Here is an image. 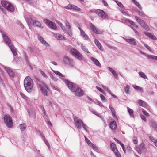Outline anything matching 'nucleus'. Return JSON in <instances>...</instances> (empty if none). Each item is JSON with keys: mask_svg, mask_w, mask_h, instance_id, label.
<instances>
[{"mask_svg": "<svg viewBox=\"0 0 157 157\" xmlns=\"http://www.w3.org/2000/svg\"><path fill=\"white\" fill-rule=\"evenodd\" d=\"M37 34L38 37L40 42L46 46L49 47V44L44 39L38 34Z\"/></svg>", "mask_w": 157, "mask_h": 157, "instance_id": "nucleus-17", "label": "nucleus"}, {"mask_svg": "<svg viewBox=\"0 0 157 157\" xmlns=\"http://www.w3.org/2000/svg\"><path fill=\"white\" fill-rule=\"evenodd\" d=\"M150 140L153 142L156 146H157V139L152 136H149Z\"/></svg>", "mask_w": 157, "mask_h": 157, "instance_id": "nucleus-29", "label": "nucleus"}, {"mask_svg": "<svg viewBox=\"0 0 157 157\" xmlns=\"http://www.w3.org/2000/svg\"><path fill=\"white\" fill-rule=\"evenodd\" d=\"M129 86L128 85H127L126 87L125 88V90H124L125 92V93L126 94H129Z\"/></svg>", "mask_w": 157, "mask_h": 157, "instance_id": "nucleus-43", "label": "nucleus"}, {"mask_svg": "<svg viewBox=\"0 0 157 157\" xmlns=\"http://www.w3.org/2000/svg\"><path fill=\"white\" fill-rule=\"evenodd\" d=\"M5 68L8 74L10 76H13V71L8 67H5Z\"/></svg>", "mask_w": 157, "mask_h": 157, "instance_id": "nucleus-25", "label": "nucleus"}, {"mask_svg": "<svg viewBox=\"0 0 157 157\" xmlns=\"http://www.w3.org/2000/svg\"><path fill=\"white\" fill-rule=\"evenodd\" d=\"M144 46L145 47L147 48L150 51H151V48L147 44H145Z\"/></svg>", "mask_w": 157, "mask_h": 157, "instance_id": "nucleus-59", "label": "nucleus"}, {"mask_svg": "<svg viewBox=\"0 0 157 157\" xmlns=\"http://www.w3.org/2000/svg\"><path fill=\"white\" fill-rule=\"evenodd\" d=\"M109 108L112 112L113 116L115 118H117V116L116 115V112L114 109L113 108L111 107L110 105H109Z\"/></svg>", "mask_w": 157, "mask_h": 157, "instance_id": "nucleus-24", "label": "nucleus"}, {"mask_svg": "<svg viewBox=\"0 0 157 157\" xmlns=\"http://www.w3.org/2000/svg\"><path fill=\"white\" fill-rule=\"evenodd\" d=\"M56 22L62 28V29H63L64 32H66V30L65 27L63 26V25L58 21H56Z\"/></svg>", "mask_w": 157, "mask_h": 157, "instance_id": "nucleus-36", "label": "nucleus"}, {"mask_svg": "<svg viewBox=\"0 0 157 157\" xmlns=\"http://www.w3.org/2000/svg\"><path fill=\"white\" fill-rule=\"evenodd\" d=\"M1 33L2 35L5 43L8 45L13 55L14 56H16L17 54L16 48L13 46L11 42V40L8 36L3 31H1Z\"/></svg>", "mask_w": 157, "mask_h": 157, "instance_id": "nucleus-1", "label": "nucleus"}, {"mask_svg": "<svg viewBox=\"0 0 157 157\" xmlns=\"http://www.w3.org/2000/svg\"><path fill=\"white\" fill-rule=\"evenodd\" d=\"M110 146L112 150L113 151V152L118 150L117 148L116 145L114 143H112L111 144Z\"/></svg>", "mask_w": 157, "mask_h": 157, "instance_id": "nucleus-26", "label": "nucleus"}, {"mask_svg": "<svg viewBox=\"0 0 157 157\" xmlns=\"http://www.w3.org/2000/svg\"><path fill=\"white\" fill-rule=\"evenodd\" d=\"M63 61L64 63L66 65L70 66H73L74 65L73 60L67 56L64 57Z\"/></svg>", "mask_w": 157, "mask_h": 157, "instance_id": "nucleus-11", "label": "nucleus"}, {"mask_svg": "<svg viewBox=\"0 0 157 157\" xmlns=\"http://www.w3.org/2000/svg\"><path fill=\"white\" fill-rule=\"evenodd\" d=\"M4 118V122L7 127L9 128H12L13 126V122L11 117L9 115H5Z\"/></svg>", "mask_w": 157, "mask_h": 157, "instance_id": "nucleus-4", "label": "nucleus"}, {"mask_svg": "<svg viewBox=\"0 0 157 157\" xmlns=\"http://www.w3.org/2000/svg\"><path fill=\"white\" fill-rule=\"evenodd\" d=\"M44 21L45 24L48 25L52 29L54 30H56L57 29V27L56 25L52 21L47 19H44Z\"/></svg>", "mask_w": 157, "mask_h": 157, "instance_id": "nucleus-10", "label": "nucleus"}, {"mask_svg": "<svg viewBox=\"0 0 157 157\" xmlns=\"http://www.w3.org/2000/svg\"><path fill=\"white\" fill-rule=\"evenodd\" d=\"M44 142H45L46 145L48 146L49 149H50V145H49V143H48V142L47 140L46 139H44Z\"/></svg>", "mask_w": 157, "mask_h": 157, "instance_id": "nucleus-60", "label": "nucleus"}, {"mask_svg": "<svg viewBox=\"0 0 157 157\" xmlns=\"http://www.w3.org/2000/svg\"><path fill=\"white\" fill-rule=\"evenodd\" d=\"M96 103L98 105L100 106H103V105H102V104L99 101H98L97 100H96Z\"/></svg>", "mask_w": 157, "mask_h": 157, "instance_id": "nucleus-58", "label": "nucleus"}, {"mask_svg": "<svg viewBox=\"0 0 157 157\" xmlns=\"http://www.w3.org/2000/svg\"><path fill=\"white\" fill-rule=\"evenodd\" d=\"M102 87L106 91H107L109 92V90H110L106 86H105L103 85H102Z\"/></svg>", "mask_w": 157, "mask_h": 157, "instance_id": "nucleus-63", "label": "nucleus"}, {"mask_svg": "<svg viewBox=\"0 0 157 157\" xmlns=\"http://www.w3.org/2000/svg\"><path fill=\"white\" fill-rule=\"evenodd\" d=\"M73 120L75 122V126L77 128L80 129L81 128L82 124L83 122L82 121L76 116L73 117Z\"/></svg>", "mask_w": 157, "mask_h": 157, "instance_id": "nucleus-7", "label": "nucleus"}, {"mask_svg": "<svg viewBox=\"0 0 157 157\" xmlns=\"http://www.w3.org/2000/svg\"><path fill=\"white\" fill-rule=\"evenodd\" d=\"M41 107H42V111L43 112V113L44 114V116H46V118L47 119V120H48V119H49V118H48V115L46 114V112H45V110L44 109V108L43 107V106H41Z\"/></svg>", "mask_w": 157, "mask_h": 157, "instance_id": "nucleus-44", "label": "nucleus"}, {"mask_svg": "<svg viewBox=\"0 0 157 157\" xmlns=\"http://www.w3.org/2000/svg\"><path fill=\"white\" fill-rule=\"evenodd\" d=\"M33 84V79L29 76L26 77L24 80V86L25 89L28 92H30L32 91Z\"/></svg>", "mask_w": 157, "mask_h": 157, "instance_id": "nucleus-2", "label": "nucleus"}, {"mask_svg": "<svg viewBox=\"0 0 157 157\" xmlns=\"http://www.w3.org/2000/svg\"><path fill=\"white\" fill-rule=\"evenodd\" d=\"M114 152L117 157H121V155L119 152L118 151V150H117V151Z\"/></svg>", "mask_w": 157, "mask_h": 157, "instance_id": "nucleus-50", "label": "nucleus"}, {"mask_svg": "<svg viewBox=\"0 0 157 157\" xmlns=\"http://www.w3.org/2000/svg\"><path fill=\"white\" fill-rule=\"evenodd\" d=\"M135 18L136 21L139 23L142 27L147 30H148L149 29V28L147 24L143 20L139 18L137 16H135Z\"/></svg>", "mask_w": 157, "mask_h": 157, "instance_id": "nucleus-8", "label": "nucleus"}, {"mask_svg": "<svg viewBox=\"0 0 157 157\" xmlns=\"http://www.w3.org/2000/svg\"><path fill=\"white\" fill-rule=\"evenodd\" d=\"M98 48L101 51H103L104 50L101 44H99L97 45Z\"/></svg>", "mask_w": 157, "mask_h": 157, "instance_id": "nucleus-54", "label": "nucleus"}, {"mask_svg": "<svg viewBox=\"0 0 157 157\" xmlns=\"http://www.w3.org/2000/svg\"><path fill=\"white\" fill-rule=\"evenodd\" d=\"M100 97L102 101H106L105 98L103 95L100 94Z\"/></svg>", "mask_w": 157, "mask_h": 157, "instance_id": "nucleus-47", "label": "nucleus"}, {"mask_svg": "<svg viewBox=\"0 0 157 157\" xmlns=\"http://www.w3.org/2000/svg\"><path fill=\"white\" fill-rule=\"evenodd\" d=\"M127 110L130 116L132 117H134V115L133 113V110L129 107H127Z\"/></svg>", "mask_w": 157, "mask_h": 157, "instance_id": "nucleus-33", "label": "nucleus"}, {"mask_svg": "<svg viewBox=\"0 0 157 157\" xmlns=\"http://www.w3.org/2000/svg\"><path fill=\"white\" fill-rule=\"evenodd\" d=\"M23 55L25 60L26 61V64L28 65V66H29L31 69H32V67L30 64V63L29 61L28 58V56L25 52H23Z\"/></svg>", "mask_w": 157, "mask_h": 157, "instance_id": "nucleus-23", "label": "nucleus"}, {"mask_svg": "<svg viewBox=\"0 0 157 157\" xmlns=\"http://www.w3.org/2000/svg\"><path fill=\"white\" fill-rule=\"evenodd\" d=\"M151 126L155 130L157 129V124L156 122H152L151 124Z\"/></svg>", "mask_w": 157, "mask_h": 157, "instance_id": "nucleus-40", "label": "nucleus"}, {"mask_svg": "<svg viewBox=\"0 0 157 157\" xmlns=\"http://www.w3.org/2000/svg\"><path fill=\"white\" fill-rule=\"evenodd\" d=\"M132 86L136 90H139L140 91H143L142 89L137 86L136 85H133Z\"/></svg>", "mask_w": 157, "mask_h": 157, "instance_id": "nucleus-39", "label": "nucleus"}, {"mask_svg": "<svg viewBox=\"0 0 157 157\" xmlns=\"http://www.w3.org/2000/svg\"><path fill=\"white\" fill-rule=\"evenodd\" d=\"M63 80L72 92L75 91V90L77 87L76 84L70 82L67 79H63Z\"/></svg>", "mask_w": 157, "mask_h": 157, "instance_id": "nucleus-6", "label": "nucleus"}, {"mask_svg": "<svg viewBox=\"0 0 157 157\" xmlns=\"http://www.w3.org/2000/svg\"><path fill=\"white\" fill-rule=\"evenodd\" d=\"M65 33H67L68 35L70 37L72 36V33L71 29H68L67 30H66V32Z\"/></svg>", "mask_w": 157, "mask_h": 157, "instance_id": "nucleus-37", "label": "nucleus"}, {"mask_svg": "<svg viewBox=\"0 0 157 157\" xmlns=\"http://www.w3.org/2000/svg\"><path fill=\"white\" fill-rule=\"evenodd\" d=\"M128 22L129 23H130L131 25H132V26H131V27L133 29H134V28H138V26L136 25L133 21H128Z\"/></svg>", "mask_w": 157, "mask_h": 157, "instance_id": "nucleus-28", "label": "nucleus"}, {"mask_svg": "<svg viewBox=\"0 0 157 157\" xmlns=\"http://www.w3.org/2000/svg\"><path fill=\"white\" fill-rule=\"evenodd\" d=\"M89 25L91 29L94 33L97 34H99L101 33V32L100 30L96 28L92 23H90L89 24Z\"/></svg>", "mask_w": 157, "mask_h": 157, "instance_id": "nucleus-15", "label": "nucleus"}, {"mask_svg": "<svg viewBox=\"0 0 157 157\" xmlns=\"http://www.w3.org/2000/svg\"><path fill=\"white\" fill-rule=\"evenodd\" d=\"M42 83L45 87L47 89V90H50V88L48 86V85L44 82H42Z\"/></svg>", "mask_w": 157, "mask_h": 157, "instance_id": "nucleus-56", "label": "nucleus"}, {"mask_svg": "<svg viewBox=\"0 0 157 157\" xmlns=\"http://www.w3.org/2000/svg\"><path fill=\"white\" fill-rule=\"evenodd\" d=\"M148 59H153L156 60L157 56L152 55H149L146 54L145 56Z\"/></svg>", "mask_w": 157, "mask_h": 157, "instance_id": "nucleus-30", "label": "nucleus"}, {"mask_svg": "<svg viewBox=\"0 0 157 157\" xmlns=\"http://www.w3.org/2000/svg\"><path fill=\"white\" fill-rule=\"evenodd\" d=\"M52 71L55 74L57 75L58 76H60L63 77H65V76L64 75H63V74H62V73H60L58 71H54V70H52Z\"/></svg>", "mask_w": 157, "mask_h": 157, "instance_id": "nucleus-32", "label": "nucleus"}, {"mask_svg": "<svg viewBox=\"0 0 157 157\" xmlns=\"http://www.w3.org/2000/svg\"><path fill=\"white\" fill-rule=\"evenodd\" d=\"M85 140L87 143L89 144V146L91 145L92 144L90 141V140L85 136Z\"/></svg>", "mask_w": 157, "mask_h": 157, "instance_id": "nucleus-51", "label": "nucleus"}, {"mask_svg": "<svg viewBox=\"0 0 157 157\" xmlns=\"http://www.w3.org/2000/svg\"><path fill=\"white\" fill-rule=\"evenodd\" d=\"M20 94L21 96L24 99H26L27 98V97L22 92H20Z\"/></svg>", "mask_w": 157, "mask_h": 157, "instance_id": "nucleus-61", "label": "nucleus"}, {"mask_svg": "<svg viewBox=\"0 0 157 157\" xmlns=\"http://www.w3.org/2000/svg\"><path fill=\"white\" fill-rule=\"evenodd\" d=\"M37 83L39 85V87L43 94L44 96H48V93L47 90L39 83L38 82H37Z\"/></svg>", "mask_w": 157, "mask_h": 157, "instance_id": "nucleus-13", "label": "nucleus"}, {"mask_svg": "<svg viewBox=\"0 0 157 157\" xmlns=\"http://www.w3.org/2000/svg\"><path fill=\"white\" fill-rule=\"evenodd\" d=\"M106 45L110 49H112L114 50H116L117 49L116 48L108 44H106Z\"/></svg>", "mask_w": 157, "mask_h": 157, "instance_id": "nucleus-55", "label": "nucleus"}, {"mask_svg": "<svg viewBox=\"0 0 157 157\" xmlns=\"http://www.w3.org/2000/svg\"><path fill=\"white\" fill-rule=\"evenodd\" d=\"M82 126L86 131L87 132L88 127L85 124H84L83 122V124H82Z\"/></svg>", "mask_w": 157, "mask_h": 157, "instance_id": "nucleus-49", "label": "nucleus"}, {"mask_svg": "<svg viewBox=\"0 0 157 157\" xmlns=\"http://www.w3.org/2000/svg\"><path fill=\"white\" fill-rule=\"evenodd\" d=\"M140 116L141 119L143 120H144V121H146V117L144 115L142 114H140Z\"/></svg>", "mask_w": 157, "mask_h": 157, "instance_id": "nucleus-62", "label": "nucleus"}, {"mask_svg": "<svg viewBox=\"0 0 157 157\" xmlns=\"http://www.w3.org/2000/svg\"><path fill=\"white\" fill-rule=\"evenodd\" d=\"M90 147H92V148L95 151L97 152H98L99 151L97 147L96 146L92 143L91 144V145L90 146Z\"/></svg>", "mask_w": 157, "mask_h": 157, "instance_id": "nucleus-35", "label": "nucleus"}, {"mask_svg": "<svg viewBox=\"0 0 157 157\" xmlns=\"http://www.w3.org/2000/svg\"><path fill=\"white\" fill-rule=\"evenodd\" d=\"M138 14L140 16L144 17H147V16L145 14L139 11Z\"/></svg>", "mask_w": 157, "mask_h": 157, "instance_id": "nucleus-45", "label": "nucleus"}, {"mask_svg": "<svg viewBox=\"0 0 157 157\" xmlns=\"http://www.w3.org/2000/svg\"><path fill=\"white\" fill-rule=\"evenodd\" d=\"M142 110L143 113L144 115H145L146 116H149V114L144 109H142Z\"/></svg>", "mask_w": 157, "mask_h": 157, "instance_id": "nucleus-57", "label": "nucleus"}, {"mask_svg": "<svg viewBox=\"0 0 157 157\" xmlns=\"http://www.w3.org/2000/svg\"><path fill=\"white\" fill-rule=\"evenodd\" d=\"M139 74L140 77L144 79H146L147 78L146 76V75L144 72L140 71L139 72Z\"/></svg>", "mask_w": 157, "mask_h": 157, "instance_id": "nucleus-31", "label": "nucleus"}, {"mask_svg": "<svg viewBox=\"0 0 157 157\" xmlns=\"http://www.w3.org/2000/svg\"><path fill=\"white\" fill-rule=\"evenodd\" d=\"M135 149L140 154L141 153V148L137 147H135Z\"/></svg>", "mask_w": 157, "mask_h": 157, "instance_id": "nucleus-52", "label": "nucleus"}, {"mask_svg": "<svg viewBox=\"0 0 157 157\" xmlns=\"http://www.w3.org/2000/svg\"><path fill=\"white\" fill-rule=\"evenodd\" d=\"M115 2H116L117 5H118V6L119 7H122V8L124 7V6L121 2H119L117 1H116Z\"/></svg>", "mask_w": 157, "mask_h": 157, "instance_id": "nucleus-46", "label": "nucleus"}, {"mask_svg": "<svg viewBox=\"0 0 157 157\" xmlns=\"http://www.w3.org/2000/svg\"><path fill=\"white\" fill-rule=\"evenodd\" d=\"M50 77L54 81H56L58 80V78L52 74L50 75Z\"/></svg>", "mask_w": 157, "mask_h": 157, "instance_id": "nucleus-48", "label": "nucleus"}, {"mask_svg": "<svg viewBox=\"0 0 157 157\" xmlns=\"http://www.w3.org/2000/svg\"><path fill=\"white\" fill-rule=\"evenodd\" d=\"M91 59L96 66L99 67H101V64L100 62L96 59L94 57H91Z\"/></svg>", "mask_w": 157, "mask_h": 157, "instance_id": "nucleus-22", "label": "nucleus"}, {"mask_svg": "<svg viewBox=\"0 0 157 157\" xmlns=\"http://www.w3.org/2000/svg\"><path fill=\"white\" fill-rule=\"evenodd\" d=\"M124 39L127 42L129 43L134 46H136L137 45V43L136 42V40L133 38L127 39L124 38Z\"/></svg>", "mask_w": 157, "mask_h": 157, "instance_id": "nucleus-18", "label": "nucleus"}, {"mask_svg": "<svg viewBox=\"0 0 157 157\" xmlns=\"http://www.w3.org/2000/svg\"><path fill=\"white\" fill-rule=\"evenodd\" d=\"M19 127L21 131H24L26 128V126L25 123H23L19 125Z\"/></svg>", "mask_w": 157, "mask_h": 157, "instance_id": "nucleus-27", "label": "nucleus"}, {"mask_svg": "<svg viewBox=\"0 0 157 157\" xmlns=\"http://www.w3.org/2000/svg\"><path fill=\"white\" fill-rule=\"evenodd\" d=\"M109 125L111 129L113 130H116L117 128L116 123L113 120L111 121L109 124Z\"/></svg>", "mask_w": 157, "mask_h": 157, "instance_id": "nucleus-19", "label": "nucleus"}, {"mask_svg": "<svg viewBox=\"0 0 157 157\" xmlns=\"http://www.w3.org/2000/svg\"><path fill=\"white\" fill-rule=\"evenodd\" d=\"M73 92H75V95L78 97L82 96L84 94V91L80 88L78 87H77L75 90V91Z\"/></svg>", "mask_w": 157, "mask_h": 157, "instance_id": "nucleus-12", "label": "nucleus"}, {"mask_svg": "<svg viewBox=\"0 0 157 157\" xmlns=\"http://www.w3.org/2000/svg\"><path fill=\"white\" fill-rule=\"evenodd\" d=\"M1 3L3 6L6 8L8 11L11 12L14 11V7L11 4L5 1H1Z\"/></svg>", "mask_w": 157, "mask_h": 157, "instance_id": "nucleus-5", "label": "nucleus"}, {"mask_svg": "<svg viewBox=\"0 0 157 157\" xmlns=\"http://www.w3.org/2000/svg\"><path fill=\"white\" fill-rule=\"evenodd\" d=\"M137 101L138 103L140 106L145 108L147 107L148 106V104L144 101L140 99L138 100Z\"/></svg>", "mask_w": 157, "mask_h": 157, "instance_id": "nucleus-20", "label": "nucleus"}, {"mask_svg": "<svg viewBox=\"0 0 157 157\" xmlns=\"http://www.w3.org/2000/svg\"><path fill=\"white\" fill-rule=\"evenodd\" d=\"M66 26L67 30L71 29V26L69 23L67 21H65Z\"/></svg>", "mask_w": 157, "mask_h": 157, "instance_id": "nucleus-38", "label": "nucleus"}, {"mask_svg": "<svg viewBox=\"0 0 157 157\" xmlns=\"http://www.w3.org/2000/svg\"><path fill=\"white\" fill-rule=\"evenodd\" d=\"M71 53L78 59L81 60H82L83 56L82 54L77 49L72 48L70 51Z\"/></svg>", "mask_w": 157, "mask_h": 157, "instance_id": "nucleus-3", "label": "nucleus"}, {"mask_svg": "<svg viewBox=\"0 0 157 157\" xmlns=\"http://www.w3.org/2000/svg\"><path fill=\"white\" fill-rule=\"evenodd\" d=\"M31 20L33 22V25L34 26L37 27L41 29L44 28V27L42 26L39 21L35 20H33L31 18Z\"/></svg>", "mask_w": 157, "mask_h": 157, "instance_id": "nucleus-14", "label": "nucleus"}, {"mask_svg": "<svg viewBox=\"0 0 157 157\" xmlns=\"http://www.w3.org/2000/svg\"><path fill=\"white\" fill-rule=\"evenodd\" d=\"M133 3L137 6L138 7L140 10H141V7L138 2H137L136 1H135Z\"/></svg>", "mask_w": 157, "mask_h": 157, "instance_id": "nucleus-41", "label": "nucleus"}, {"mask_svg": "<svg viewBox=\"0 0 157 157\" xmlns=\"http://www.w3.org/2000/svg\"><path fill=\"white\" fill-rule=\"evenodd\" d=\"M82 37L85 38V39L86 40H90V39L88 36L86 34L84 36H82Z\"/></svg>", "mask_w": 157, "mask_h": 157, "instance_id": "nucleus-64", "label": "nucleus"}, {"mask_svg": "<svg viewBox=\"0 0 157 157\" xmlns=\"http://www.w3.org/2000/svg\"><path fill=\"white\" fill-rule=\"evenodd\" d=\"M54 36L58 40H66L65 38L64 37L59 33H55L54 34Z\"/></svg>", "mask_w": 157, "mask_h": 157, "instance_id": "nucleus-21", "label": "nucleus"}, {"mask_svg": "<svg viewBox=\"0 0 157 157\" xmlns=\"http://www.w3.org/2000/svg\"><path fill=\"white\" fill-rule=\"evenodd\" d=\"M95 12L99 17L102 18H108V15L101 10L97 9L95 10Z\"/></svg>", "mask_w": 157, "mask_h": 157, "instance_id": "nucleus-9", "label": "nucleus"}, {"mask_svg": "<svg viewBox=\"0 0 157 157\" xmlns=\"http://www.w3.org/2000/svg\"><path fill=\"white\" fill-rule=\"evenodd\" d=\"M81 48L83 51H84L86 53H89V52L87 48L86 47L83 45L82 44L81 45Z\"/></svg>", "mask_w": 157, "mask_h": 157, "instance_id": "nucleus-34", "label": "nucleus"}, {"mask_svg": "<svg viewBox=\"0 0 157 157\" xmlns=\"http://www.w3.org/2000/svg\"><path fill=\"white\" fill-rule=\"evenodd\" d=\"M65 8L67 9H73L77 11L81 10V9L80 8L72 4H69L67 6H65Z\"/></svg>", "mask_w": 157, "mask_h": 157, "instance_id": "nucleus-16", "label": "nucleus"}, {"mask_svg": "<svg viewBox=\"0 0 157 157\" xmlns=\"http://www.w3.org/2000/svg\"><path fill=\"white\" fill-rule=\"evenodd\" d=\"M144 33L145 35L148 36L150 38H151L152 34L147 32H144Z\"/></svg>", "mask_w": 157, "mask_h": 157, "instance_id": "nucleus-53", "label": "nucleus"}, {"mask_svg": "<svg viewBox=\"0 0 157 157\" xmlns=\"http://www.w3.org/2000/svg\"><path fill=\"white\" fill-rule=\"evenodd\" d=\"M108 69L109 71L110 72H111L112 73L113 75H115L116 73V72L114 71V70H113L110 67H108Z\"/></svg>", "mask_w": 157, "mask_h": 157, "instance_id": "nucleus-42", "label": "nucleus"}]
</instances>
